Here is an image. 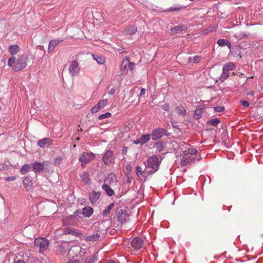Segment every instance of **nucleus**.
Listing matches in <instances>:
<instances>
[{
	"label": "nucleus",
	"instance_id": "37998d69",
	"mask_svg": "<svg viewBox=\"0 0 263 263\" xmlns=\"http://www.w3.org/2000/svg\"><path fill=\"white\" fill-rule=\"evenodd\" d=\"M162 108L165 111H167L170 108V105L168 103H165L162 106Z\"/></svg>",
	"mask_w": 263,
	"mask_h": 263
},
{
	"label": "nucleus",
	"instance_id": "9b49d317",
	"mask_svg": "<svg viewBox=\"0 0 263 263\" xmlns=\"http://www.w3.org/2000/svg\"><path fill=\"white\" fill-rule=\"evenodd\" d=\"M151 135L149 134H145V135H142L140 138L139 139H136V140H134L133 141V143L135 144H141L143 145L146 143H147L150 139H151Z\"/></svg>",
	"mask_w": 263,
	"mask_h": 263
},
{
	"label": "nucleus",
	"instance_id": "4c0bfd02",
	"mask_svg": "<svg viewBox=\"0 0 263 263\" xmlns=\"http://www.w3.org/2000/svg\"><path fill=\"white\" fill-rule=\"evenodd\" d=\"M219 123V120L216 118L213 119L210 121L211 124L213 126L217 125Z\"/></svg>",
	"mask_w": 263,
	"mask_h": 263
},
{
	"label": "nucleus",
	"instance_id": "8fccbe9b",
	"mask_svg": "<svg viewBox=\"0 0 263 263\" xmlns=\"http://www.w3.org/2000/svg\"><path fill=\"white\" fill-rule=\"evenodd\" d=\"M66 263H79V262L77 260L75 259V260H69Z\"/></svg>",
	"mask_w": 263,
	"mask_h": 263
},
{
	"label": "nucleus",
	"instance_id": "ea45409f",
	"mask_svg": "<svg viewBox=\"0 0 263 263\" xmlns=\"http://www.w3.org/2000/svg\"><path fill=\"white\" fill-rule=\"evenodd\" d=\"M193 62L194 63H198L201 60V57L200 56L196 55L194 57H193Z\"/></svg>",
	"mask_w": 263,
	"mask_h": 263
},
{
	"label": "nucleus",
	"instance_id": "79ce46f5",
	"mask_svg": "<svg viewBox=\"0 0 263 263\" xmlns=\"http://www.w3.org/2000/svg\"><path fill=\"white\" fill-rule=\"evenodd\" d=\"M214 109L217 112H222L224 110V108L222 106H217Z\"/></svg>",
	"mask_w": 263,
	"mask_h": 263
},
{
	"label": "nucleus",
	"instance_id": "c03bdc74",
	"mask_svg": "<svg viewBox=\"0 0 263 263\" xmlns=\"http://www.w3.org/2000/svg\"><path fill=\"white\" fill-rule=\"evenodd\" d=\"M15 179L16 177L15 176H10L6 178V180L7 181H13L15 180Z\"/></svg>",
	"mask_w": 263,
	"mask_h": 263
},
{
	"label": "nucleus",
	"instance_id": "aec40b11",
	"mask_svg": "<svg viewBox=\"0 0 263 263\" xmlns=\"http://www.w3.org/2000/svg\"><path fill=\"white\" fill-rule=\"evenodd\" d=\"M136 173L139 179L141 181H145L146 177L145 176V173L142 168L138 165L136 168Z\"/></svg>",
	"mask_w": 263,
	"mask_h": 263
},
{
	"label": "nucleus",
	"instance_id": "473e14b6",
	"mask_svg": "<svg viewBox=\"0 0 263 263\" xmlns=\"http://www.w3.org/2000/svg\"><path fill=\"white\" fill-rule=\"evenodd\" d=\"M30 166L28 164L24 165L21 168V173L23 175L26 174L30 170Z\"/></svg>",
	"mask_w": 263,
	"mask_h": 263
},
{
	"label": "nucleus",
	"instance_id": "6e6d98bb",
	"mask_svg": "<svg viewBox=\"0 0 263 263\" xmlns=\"http://www.w3.org/2000/svg\"><path fill=\"white\" fill-rule=\"evenodd\" d=\"M126 151H127V148L126 147H124L123 148V152L125 153L126 152Z\"/></svg>",
	"mask_w": 263,
	"mask_h": 263
},
{
	"label": "nucleus",
	"instance_id": "3c124183",
	"mask_svg": "<svg viewBox=\"0 0 263 263\" xmlns=\"http://www.w3.org/2000/svg\"><path fill=\"white\" fill-rule=\"evenodd\" d=\"M115 177L114 175H113V174H110L109 175H108V178H106V179H105V182H107V180H108L110 177H111V178H112V177Z\"/></svg>",
	"mask_w": 263,
	"mask_h": 263
},
{
	"label": "nucleus",
	"instance_id": "f704fd0d",
	"mask_svg": "<svg viewBox=\"0 0 263 263\" xmlns=\"http://www.w3.org/2000/svg\"><path fill=\"white\" fill-rule=\"evenodd\" d=\"M111 116V113L107 112H106L105 114H102V115H100L98 117V119L99 120H102V119H104L105 118H108L110 117Z\"/></svg>",
	"mask_w": 263,
	"mask_h": 263
},
{
	"label": "nucleus",
	"instance_id": "4468645a",
	"mask_svg": "<svg viewBox=\"0 0 263 263\" xmlns=\"http://www.w3.org/2000/svg\"><path fill=\"white\" fill-rule=\"evenodd\" d=\"M69 254L71 255H75L80 256L83 255L81 251V248L78 245H74L71 247L69 251Z\"/></svg>",
	"mask_w": 263,
	"mask_h": 263
},
{
	"label": "nucleus",
	"instance_id": "f3484780",
	"mask_svg": "<svg viewBox=\"0 0 263 263\" xmlns=\"http://www.w3.org/2000/svg\"><path fill=\"white\" fill-rule=\"evenodd\" d=\"M53 144V140L49 138H45L38 141L37 145L40 147H43L46 144L48 145H52Z\"/></svg>",
	"mask_w": 263,
	"mask_h": 263
},
{
	"label": "nucleus",
	"instance_id": "6e6552de",
	"mask_svg": "<svg viewBox=\"0 0 263 263\" xmlns=\"http://www.w3.org/2000/svg\"><path fill=\"white\" fill-rule=\"evenodd\" d=\"M80 70L78 62L76 60L72 61L68 69L70 75L72 77L77 76L79 74Z\"/></svg>",
	"mask_w": 263,
	"mask_h": 263
},
{
	"label": "nucleus",
	"instance_id": "393cba45",
	"mask_svg": "<svg viewBox=\"0 0 263 263\" xmlns=\"http://www.w3.org/2000/svg\"><path fill=\"white\" fill-rule=\"evenodd\" d=\"M93 212V210L90 206H86L83 208L82 214L85 217L90 216Z\"/></svg>",
	"mask_w": 263,
	"mask_h": 263
},
{
	"label": "nucleus",
	"instance_id": "423d86ee",
	"mask_svg": "<svg viewBox=\"0 0 263 263\" xmlns=\"http://www.w3.org/2000/svg\"><path fill=\"white\" fill-rule=\"evenodd\" d=\"M34 245L39 248L40 252L42 253L48 247L49 241L47 239L39 237L34 240Z\"/></svg>",
	"mask_w": 263,
	"mask_h": 263
},
{
	"label": "nucleus",
	"instance_id": "f03ea898",
	"mask_svg": "<svg viewBox=\"0 0 263 263\" xmlns=\"http://www.w3.org/2000/svg\"><path fill=\"white\" fill-rule=\"evenodd\" d=\"M183 155L181 160V164L185 166L188 164L194 162L197 158L198 151L193 148H190L187 151H184Z\"/></svg>",
	"mask_w": 263,
	"mask_h": 263
},
{
	"label": "nucleus",
	"instance_id": "9d476101",
	"mask_svg": "<svg viewBox=\"0 0 263 263\" xmlns=\"http://www.w3.org/2000/svg\"><path fill=\"white\" fill-rule=\"evenodd\" d=\"M107 104L108 100H102L97 104H96L91 108L90 112L92 114H96L98 112L99 110H100L101 109L104 108L107 105Z\"/></svg>",
	"mask_w": 263,
	"mask_h": 263
},
{
	"label": "nucleus",
	"instance_id": "f257e3e1",
	"mask_svg": "<svg viewBox=\"0 0 263 263\" xmlns=\"http://www.w3.org/2000/svg\"><path fill=\"white\" fill-rule=\"evenodd\" d=\"M27 60V56L26 54H23L20 56L15 62V57L12 56L8 60V65L9 67H12L14 71H17L26 67Z\"/></svg>",
	"mask_w": 263,
	"mask_h": 263
},
{
	"label": "nucleus",
	"instance_id": "412c9836",
	"mask_svg": "<svg viewBox=\"0 0 263 263\" xmlns=\"http://www.w3.org/2000/svg\"><path fill=\"white\" fill-rule=\"evenodd\" d=\"M44 164L43 163L35 162L32 164L33 170L35 172H39L44 168Z\"/></svg>",
	"mask_w": 263,
	"mask_h": 263
},
{
	"label": "nucleus",
	"instance_id": "0eeeda50",
	"mask_svg": "<svg viewBox=\"0 0 263 263\" xmlns=\"http://www.w3.org/2000/svg\"><path fill=\"white\" fill-rule=\"evenodd\" d=\"M143 245V240L140 238H135L131 241V250L133 253H135L140 249Z\"/></svg>",
	"mask_w": 263,
	"mask_h": 263
},
{
	"label": "nucleus",
	"instance_id": "39448f33",
	"mask_svg": "<svg viewBox=\"0 0 263 263\" xmlns=\"http://www.w3.org/2000/svg\"><path fill=\"white\" fill-rule=\"evenodd\" d=\"M235 65L233 62H229L225 64L222 69V73L220 77L221 81H224L229 76V71L234 70Z\"/></svg>",
	"mask_w": 263,
	"mask_h": 263
},
{
	"label": "nucleus",
	"instance_id": "a878e982",
	"mask_svg": "<svg viewBox=\"0 0 263 263\" xmlns=\"http://www.w3.org/2000/svg\"><path fill=\"white\" fill-rule=\"evenodd\" d=\"M8 50L10 52L12 56L16 54L20 50V48L17 45H11L8 48Z\"/></svg>",
	"mask_w": 263,
	"mask_h": 263
},
{
	"label": "nucleus",
	"instance_id": "7ed1b4c3",
	"mask_svg": "<svg viewBox=\"0 0 263 263\" xmlns=\"http://www.w3.org/2000/svg\"><path fill=\"white\" fill-rule=\"evenodd\" d=\"M160 163V161H159L158 156H153L148 159L146 166L153 168L154 171H152V173H154L158 170Z\"/></svg>",
	"mask_w": 263,
	"mask_h": 263
},
{
	"label": "nucleus",
	"instance_id": "a18cd8bd",
	"mask_svg": "<svg viewBox=\"0 0 263 263\" xmlns=\"http://www.w3.org/2000/svg\"><path fill=\"white\" fill-rule=\"evenodd\" d=\"M241 104L245 107H248L250 104L247 101H241Z\"/></svg>",
	"mask_w": 263,
	"mask_h": 263
},
{
	"label": "nucleus",
	"instance_id": "e433bc0d",
	"mask_svg": "<svg viewBox=\"0 0 263 263\" xmlns=\"http://www.w3.org/2000/svg\"><path fill=\"white\" fill-rule=\"evenodd\" d=\"M97 260V257L95 255L91 257L90 258H88L86 261L85 263H93Z\"/></svg>",
	"mask_w": 263,
	"mask_h": 263
},
{
	"label": "nucleus",
	"instance_id": "58836bf2",
	"mask_svg": "<svg viewBox=\"0 0 263 263\" xmlns=\"http://www.w3.org/2000/svg\"><path fill=\"white\" fill-rule=\"evenodd\" d=\"M62 161V157H57L54 159V164L55 165H59L61 164Z\"/></svg>",
	"mask_w": 263,
	"mask_h": 263
},
{
	"label": "nucleus",
	"instance_id": "a19ab883",
	"mask_svg": "<svg viewBox=\"0 0 263 263\" xmlns=\"http://www.w3.org/2000/svg\"><path fill=\"white\" fill-rule=\"evenodd\" d=\"M135 63L134 62L129 61V64L128 66L130 70H133L135 68Z\"/></svg>",
	"mask_w": 263,
	"mask_h": 263
},
{
	"label": "nucleus",
	"instance_id": "1a4fd4ad",
	"mask_svg": "<svg viewBox=\"0 0 263 263\" xmlns=\"http://www.w3.org/2000/svg\"><path fill=\"white\" fill-rule=\"evenodd\" d=\"M63 232L65 234H71L76 237H79L80 238L83 237V234L81 231L73 228H65L63 229Z\"/></svg>",
	"mask_w": 263,
	"mask_h": 263
},
{
	"label": "nucleus",
	"instance_id": "a211bd4d",
	"mask_svg": "<svg viewBox=\"0 0 263 263\" xmlns=\"http://www.w3.org/2000/svg\"><path fill=\"white\" fill-rule=\"evenodd\" d=\"M129 64V59L127 57H125L122 61V65L121 66L120 70L122 74H125L127 72V67Z\"/></svg>",
	"mask_w": 263,
	"mask_h": 263
},
{
	"label": "nucleus",
	"instance_id": "20e7f679",
	"mask_svg": "<svg viewBox=\"0 0 263 263\" xmlns=\"http://www.w3.org/2000/svg\"><path fill=\"white\" fill-rule=\"evenodd\" d=\"M95 158V155L91 152H84L82 155L79 158V160L81 162L82 167H85V165Z\"/></svg>",
	"mask_w": 263,
	"mask_h": 263
},
{
	"label": "nucleus",
	"instance_id": "6ab92c4d",
	"mask_svg": "<svg viewBox=\"0 0 263 263\" xmlns=\"http://www.w3.org/2000/svg\"><path fill=\"white\" fill-rule=\"evenodd\" d=\"M137 31V26L135 25L128 26L124 30V33L127 35L135 34Z\"/></svg>",
	"mask_w": 263,
	"mask_h": 263
},
{
	"label": "nucleus",
	"instance_id": "c9c22d12",
	"mask_svg": "<svg viewBox=\"0 0 263 263\" xmlns=\"http://www.w3.org/2000/svg\"><path fill=\"white\" fill-rule=\"evenodd\" d=\"M246 34L243 33H237L234 35V36L239 40L243 39L244 37H246Z\"/></svg>",
	"mask_w": 263,
	"mask_h": 263
},
{
	"label": "nucleus",
	"instance_id": "603ef678",
	"mask_svg": "<svg viewBox=\"0 0 263 263\" xmlns=\"http://www.w3.org/2000/svg\"><path fill=\"white\" fill-rule=\"evenodd\" d=\"M114 92H115V89H114V88H112L109 91V94L112 95V94L114 93Z\"/></svg>",
	"mask_w": 263,
	"mask_h": 263
},
{
	"label": "nucleus",
	"instance_id": "5701e85b",
	"mask_svg": "<svg viewBox=\"0 0 263 263\" xmlns=\"http://www.w3.org/2000/svg\"><path fill=\"white\" fill-rule=\"evenodd\" d=\"M187 29V27L184 25H178L171 29V32L173 34L179 33Z\"/></svg>",
	"mask_w": 263,
	"mask_h": 263
},
{
	"label": "nucleus",
	"instance_id": "f8f14e48",
	"mask_svg": "<svg viewBox=\"0 0 263 263\" xmlns=\"http://www.w3.org/2000/svg\"><path fill=\"white\" fill-rule=\"evenodd\" d=\"M116 215L118 221H119L121 223H124L126 221L127 218L128 216L126 214V211L121 209L118 210L117 211Z\"/></svg>",
	"mask_w": 263,
	"mask_h": 263
},
{
	"label": "nucleus",
	"instance_id": "b1692460",
	"mask_svg": "<svg viewBox=\"0 0 263 263\" xmlns=\"http://www.w3.org/2000/svg\"><path fill=\"white\" fill-rule=\"evenodd\" d=\"M93 59L99 64H104L106 60L104 57L97 54L92 55Z\"/></svg>",
	"mask_w": 263,
	"mask_h": 263
},
{
	"label": "nucleus",
	"instance_id": "72a5a7b5",
	"mask_svg": "<svg viewBox=\"0 0 263 263\" xmlns=\"http://www.w3.org/2000/svg\"><path fill=\"white\" fill-rule=\"evenodd\" d=\"M23 183L26 188H28L31 185V181L28 177H26L24 179Z\"/></svg>",
	"mask_w": 263,
	"mask_h": 263
},
{
	"label": "nucleus",
	"instance_id": "4be33fe9",
	"mask_svg": "<svg viewBox=\"0 0 263 263\" xmlns=\"http://www.w3.org/2000/svg\"><path fill=\"white\" fill-rule=\"evenodd\" d=\"M100 194L99 192H92L89 195V200L92 203H95L99 198Z\"/></svg>",
	"mask_w": 263,
	"mask_h": 263
},
{
	"label": "nucleus",
	"instance_id": "2eb2a0df",
	"mask_svg": "<svg viewBox=\"0 0 263 263\" xmlns=\"http://www.w3.org/2000/svg\"><path fill=\"white\" fill-rule=\"evenodd\" d=\"M63 41V40L59 39L51 40L49 43L48 52L49 53L51 52L53 50L54 48L56 46H57L60 43H62Z\"/></svg>",
	"mask_w": 263,
	"mask_h": 263
},
{
	"label": "nucleus",
	"instance_id": "5fc2aeb1",
	"mask_svg": "<svg viewBox=\"0 0 263 263\" xmlns=\"http://www.w3.org/2000/svg\"><path fill=\"white\" fill-rule=\"evenodd\" d=\"M15 263H25L23 260H18Z\"/></svg>",
	"mask_w": 263,
	"mask_h": 263
},
{
	"label": "nucleus",
	"instance_id": "c85d7f7f",
	"mask_svg": "<svg viewBox=\"0 0 263 263\" xmlns=\"http://www.w3.org/2000/svg\"><path fill=\"white\" fill-rule=\"evenodd\" d=\"M81 178L83 181L86 184H89L90 182V179L89 178V174L88 173L85 172H83L80 175Z\"/></svg>",
	"mask_w": 263,
	"mask_h": 263
},
{
	"label": "nucleus",
	"instance_id": "7c9ffc66",
	"mask_svg": "<svg viewBox=\"0 0 263 263\" xmlns=\"http://www.w3.org/2000/svg\"><path fill=\"white\" fill-rule=\"evenodd\" d=\"M102 188L105 191L107 194L109 196H112L114 194V191L111 189V187L109 185L107 184H104L102 186Z\"/></svg>",
	"mask_w": 263,
	"mask_h": 263
},
{
	"label": "nucleus",
	"instance_id": "bb28decb",
	"mask_svg": "<svg viewBox=\"0 0 263 263\" xmlns=\"http://www.w3.org/2000/svg\"><path fill=\"white\" fill-rule=\"evenodd\" d=\"M175 111L178 115L183 117L186 115V109L182 106L176 107L175 109Z\"/></svg>",
	"mask_w": 263,
	"mask_h": 263
},
{
	"label": "nucleus",
	"instance_id": "4d7b16f0",
	"mask_svg": "<svg viewBox=\"0 0 263 263\" xmlns=\"http://www.w3.org/2000/svg\"><path fill=\"white\" fill-rule=\"evenodd\" d=\"M63 223L64 224L66 225V224H67L68 223L66 222V221L65 220H63Z\"/></svg>",
	"mask_w": 263,
	"mask_h": 263
},
{
	"label": "nucleus",
	"instance_id": "09e8293b",
	"mask_svg": "<svg viewBox=\"0 0 263 263\" xmlns=\"http://www.w3.org/2000/svg\"><path fill=\"white\" fill-rule=\"evenodd\" d=\"M145 89L144 88H142L140 90V95L141 96H144L145 93Z\"/></svg>",
	"mask_w": 263,
	"mask_h": 263
},
{
	"label": "nucleus",
	"instance_id": "864d4df0",
	"mask_svg": "<svg viewBox=\"0 0 263 263\" xmlns=\"http://www.w3.org/2000/svg\"><path fill=\"white\" fill-rule=\"evenodd\" d=\"M107 263H119V262L118 261H116L114 260H109L107 262Z\"/></svg>",
	"mask_w": 263,
	"mask_h": 263
},
{
	"label": "nucleus",
	"instance_id": "ddd939ff",
	"mask_svg": "<svg viewBox=\"0 0 263 263\" xmlns=\"http://www.w3.org/2000/svg\"><path fill=\"white\" fill-rule=\"evenodd\" d=\"M103 160L104 163L105 164H111L114 160V157L112 155V152L110 150H108L105 154H104Z\"/></svg>",
	"mask_w": 263,
	"mask_h": 263
},
{
	"label": "nucleus",
	"instance_id": "dca6fc26",
	"mask_svg": "<svg viewBox=\"0 0 263 263\" xmlns=\"http://www.w3.org/2000/svg\"><path fill=\"white\" fill-rule=\"evenodd\" d=\"M163 134V129L161 128H157L154 129L150 135L153 140H156L162 137Z\"/></svg>",
	"mask_w": 263,
	"mask_h": 263
},
{
	"label": "nucleus",
	"instance_id": "c756f323",
	"mask_svg": "<svg viewBox=\"0 0 263 263\" xmlns=\"http://www.w3.org/2000/svg\"><path fill=\"white\" fill-rule=\"evenodd\" d=\"M217 44L219 46H227L230 49L231 48V43L227 40L219 39L217 42Z\"/></svg>",
	"mask_w": 263,
	"mask_h": 263
},
{
	"label": "nucleus",
	"instance_id": "49530a36",
	"mask_svg": "<svg viewBox=\"0 0 263 263\" xmlns=\"http://www.w3.org/2000/svg\"><path fill=\"white\" fill-rule=\"evenodd\" d=\"M179 10V8L177 7H171L169 8L168 11H178Z\"/></svg>",
	"mask_w": 263,
	"mask_h": 263
},
{
	"label": "nucleus",
	"instance_id": "de8ad7c7",
	"mask_svg": "<svg viewBox=\"0 0 263 263\" xmlns=\"http://www.w3.org/2000/svg\"><path fill=\"white\" fill-rule=\"evenodd\" d=\"M126 169L128 172H130L132 170V167L130 164H127L126 166Z\"/></svg>",
	"mask_w": 263,
	"mask_h": 263
},
{
	"label": "nucleus",
	"instance_id": "cd10ccee",
	"mask_svg": "<svg viewBox=\"0 0 263 263\" xmlns=\"http://www.w3.org/2000/svg\"><path fill=\"white\" fill-rule=\"evenodd\" d=\"M100 235L98 233H93L86 237V240L89 241H95L99 239Z\"/></svg>",
	"mask_w": 263,
	"mask_h": 263
},
{
	"label": "nucleus",
	"instance_id": "2f4dec72",
	"mask_svg": "<svg viewBox=\"0 0 263 263\" xmlns=\"http://www.w3.org/2000/svg\"><path fill=\"white\" fill-rule=\"evenodd\" d=\"M114 206V204L113 203H110L107 206V208L103 211L102 214L103 215V216H106L108 214H109L110 213V210L113 208Z\"/></svg>",
	"mask_w": 263,
	"mask_h": 263
}]
</instances>
